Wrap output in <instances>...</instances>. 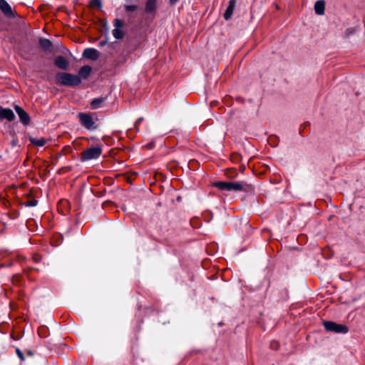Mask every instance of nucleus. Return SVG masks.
Listing matches in <instances>:
<instances>
[{"label":"nucleus","instance_id":"1","mask_svg":"<svg viewBox=\"0 0 365 365\" xmlns=\"http://www.w3.org/2000/svg\"><path fill=\"white\" fill-rule=\"evenodd\" d=\"M212 185L226 191L250 192L253 190V186L245 182H215Z\"/></svg>","mask_w":365,"mask_h":365},{"label":"nucleus","instance_id":"2","mask_svg":"<svg viewBox=\"0 0 365 365\" xmlns=\"http://www.w3.org/2000/svg\"><path fill=\"white\" fill-rule=\"evenodd\" d=\"M57 80L61 84L66 86H76L81 83L80 76L66 73H59L57 76Z\"/></svg>","mask_w":365,"mask_h":365},{"label":"nucleus","instance_id":"3","mask_svg":"<svg viewBox=\"0 0 365 365\" xmlns=\"http://www.w3.org/2000/svg\"><path fill=\"white\" fill-rule=\"evenodd\" d=\"M102 153V148L100 146L89 148L85 150L81 155V160L87 161L98 158Z\"/></svg>","mask_w":365,"mask_h":365},{"label":"nucleus","instance_id":"4","mask_svg":"<svg viewBox=\"0 0 365 365\" xmlns=\"http://www.w3.org/2000/svg\"><path fill=\"white\" fill-rule=\"evenodd\" d=\"M324 326L327 331L336 333H346L348 328L344 325L336 324L332 322H324Z\"/></svg>","mask_w":365,"mask_h":365},{"label":"nucleus","instance_id":"5","mask_svg":"<svg viewBox=\"0 0 365 365\" xmlns=\"http://www.w3.org/2000/svg\"><path fill=\"white\" fill-rule=\"evenodd\" d=\"M78 117L81 124L87 129H92L94 128V120L91 115L84 113H80Z\"/></svg>","mask_w":365,"mask_h":365},{"label":"nucleus","instance_id":"6","mask_svg":"<svg viewBox=\"0 0 365 365\" xmlns=\"http://www.w3.org/2000/svg\"><path fill=\"white\" fill-rule=\"evenodd\" d=\"M14 109H15L16 113L18 114L21 122L24 125H29L30 123V117H29V114L22 108H21L19 106H15Z\"/></svg>","mask_w":365,"mask_h":365},{"label":"nucleus","instance_id":"7","mask_svg":"<svg viewBox=\"0 0 365 365\" xmlns=\"http://www.w3.org/2000/svg\"><path fill=\"white\" fill-rule=\"evenodd\" d=\"M115 29L113 31V35L115 38H122L124 36V33L121 28L123 26V22L119 19H115L114 21Z\"/></svg>","mask_w":365,"mask_h":365},{"label":"nucleus","instance_id":"8","mask_svg":"<svg viewBox=\"0 0 365 365\" xmlns=\"http://www.w3.org/2000/svg\"><path fill=\"white\" fill-rule=\"evenodd\" d=\"M15 115L14 112L9 108H3L0 106V118L6 119L9 121H11L14 119Z\"/></svg>","mask_w":365,"mask_h":365},{"label":"nucleus","instance_id":"9","mask_svg":"<svg viewBox=\"0 0 365 365\" xmlns=\"http://www.w3.org/2000/svg\"><path fill=\"white\" fill-rule=\"evenodd\" d=\"M99 56V52L95 48H86L83 53V56L84 58L93 61L98 59Z\"/></svg>","mask_w":365,"mask_h":365},{"label":"nucleus","instance_id":"10","mask_svg":"<svg viewBox=\"0 0 365 365\" xmlns=\"http://www.w3.org/2000/svg\"><path fill=\"white\" fill-rule=\"evenodd\" d=\"M235 4H236L235 0H230L229 6L224 14V18L226 20H228L232 16L233 11L235 7Z\"/></svg>","mask_w":365,"mask_h":365},{"label":"nucleus","instance_id":"11","mask_svg":"<svg viewBox=\"0 0 365 365\" xmlns=\"http://www.w3.org/2000/svg\"><path fill=\"white\" fill-rule=\"evenodd\" d=\"M0 9L6 15H11V7L8 4L5 0H0Z\"/></svg>","mask_w":365,"mask_h":365},{"label":"nucleus","instance_id":"12","mask_svg":"<svg viewBox=\"0 0 365 365\" xmlns=\"http://www.w3.org/2000/svg\"><path fill=\"white\" fill-rule=\"evenodd\" d=\"M55 63L58 67L63 69H66L68 66V61L62 56H58L56 58Z\"/></svg>","mask_w":365,"mask_h":365},{"label":"nucleus","instance_id":"13","mask_svg":"<svg viewBox=\"0 0 365 365\" xmlns=\"http://www.w3.org/2000/svg\"><path fill=\"white\" fill-rule=\"evenodd\" d=\"M324 1H318L315 3L314 10L315 12L319 15H322L324 13Z\"/></svg>","mask_w":365,"mask_h":365},{"label":"nucleus","instance_id":"14","mask_svg":"<svg viewBox=\"0 0 365 365\" xmlns=\"http://www.w3.org/2000/svg\"><path fill=\"white\" fill-rule=\"evenodd\" d=\"M91 72V68L89 66H83L78 72L79 76L83 78H86Z\"/></svg>","mask_w":365,"mask_h":365},{"label":"nucleus","instance_id":"15","mask_svg":"<svg viewBox=\"0 0 365 365\" xmlns=\"http://www.w3.org/2000/svg\"><path fill=\"white\" fill-rule=\"evenodd\" d=\"M156 7V0H148L145 5L147 12H153Z\"/></svg>","mask_w":365,"mask_h":365},{"label":"nucleus","instance_id":"16","mask_svg":"<svg viewBox=\"0 0 365 365\" xmlns=\"http://www.w3.org/2000/svg\"><path fill=\"white\" fill-rule=\"evenodd\" d=\"M30 141L32 144L41 147L45 145L46 140L43 138H30Z\"/></svg>","mask_w":365,"mask_h":365},{"label":"nucleus","instance_id":"17","mask_svg":"<svg viewBox=\"0 0 365 365\" xmlns=\"http://www.w3.org/2000/svg\"><path fill=\"white\" fill-rule=\"evenodd\" d=\"M103 100L101 98H96L91 101V106L93 109L98 108L102 103Z\"/></svg>","mask_w":365,"mask_h":365},{"label":"nucleus","instance_id":"18","mask_svg":"<svg viewBox=\"0 0 365 365\" xmlns=\"http://www.w3.org/2000/svg\"><path fill=\"white\" fill-rule=\"evenodd\" d=\"M40 45L43 48H49L51 47V42L47 39H40Z\"/></svg>","mask_w":365,"mask_h":365},{"label":"nucleus","instance_id":"19","mask_svg":"<svg viewBox=\"0 0 365 365\" xmlns=\"http://www.w3.org/2000/svg\"><path fill=\"white\" fill-rule=\"evenodd\" d=\"M90 6L91 7H97V8H101V0H91L90 1Z\"/></svg>","mask_w":365,"mask_h":365},{"label":"nucleus","instance_id":"20","mask_svg":"<svg viewBox=\"0 0 365 365\" xmlns=\"http://www.w3.org/2000/svg\"><path fill=\"white\" fill-rule=\"evenodd\" d=\"M37 204L36 200H29L26 202H25V205L26 206H35Z\"/></svg>","mask_w":365,"mask_h":365},{"label":"nucleus","instance_id":"21","mask_svg":"<svg viewBox=\"0 0 365 365\" xmlns=\"http://www.w3.org/2000/svg\"><path fill=\"white\" fill-rule=\"evenodd\" d=\"M136 8L137 7L134 5H130V6H126L125 9L127 11H135L136 9Z\"/></svg>","mask_w":365,"mask_h":365},{"label":"nucleus","instance_id":"22","mask_svg":"<svg viewBox=\"0 0 365 365\" xmlns=\"http://www.w3.org/2000/svg\"><path fill=\"white\" fill-rule=\"evenodd\" d=\"M16 353H17L18 356H19V358L21 360L24 359V355L22 354V352L19 349H16Z\"/></svg>","mask_w":365,"mask_h":365},{"label":"nucleus","instance_id":"23","mask_svg":"<svg viewBox=\"0 0 365 365\" xmlns=\"http://www.w3.org/2000/svg\"><path fill=\"white\" fill-rule=\"evenodd\" d=\"M178 0H170V3L171 4H175L178 1Z\"/></svg>","mask_w":365,"mask_h":365}]
</instances>
